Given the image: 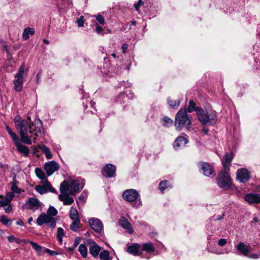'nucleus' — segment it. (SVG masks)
I'll return each instance as SVG.
<instances>
[{
    "label": "nucleus",
    "instance_id": "f257e3e1",
    "mask_svg": "<svg viewBox=\"0 0 260 260\" xmlns=\"http://www.w3.org/2000/svg\"><path fill=\"white\" fill-rule=\"evenodd\" d=\"M15 127L20 136L22 142L30 145L32 143L31 138L38 136L43 132V124L40 119H36L32 122L31 119H22L20 116L15 117L14 119Z\"/></svg>",
    "mask_w": 260,
    "mask_h": 260
},
{
    "label": "nucleus",
    "instance_id": "f03ea898",
    "mask_svg": "<svg viewBox=\"0 0 260 260\" xmlns=\"http://www.w3.org/2000/svg\"><path fill=\"white\" fill-rule=\"evenodd\" d=\"M57 210L53 206H50L47 213H42L37 219V223L41 226L46 224L48 227L54 229L56 226V219L54 217L57 214Z\"/></svg>",
    "mask_w": 260,
    "mask_h": 260
},
{
    "label": "nucleus",
    "instance_id": "7ed1b4c3",
    "mask_svg": "<svg viewBox=\"0 0 260 260\" xmlns=\"http://www.w3.org/2000/svg\"><path fill=\"white\" fill-rule=\"evenodd\" d=\"M191 119L188 116L185 109H181L177 113L174 125L178 131H181L184 127L187 129L190 128Z\"/></svg>",
    "mask_w": 260,
    "mask_h": 260
},
{
    "label": "nucleus",
    "instance_id": "20e7f679",
    "mask_svg": "<svg viewBox=\"0 0 260 260\" xmlns=\"http://www.w3.org/2000/svg\"><path fill=\"white\" fill-rule=\"evenodd\" d=\"M197 115L199 121L203 124L214 125L217 120V113L212 110L204 111L200 108L197 111Z\"/></svg>",
    "mask_w": 260,
    "mask_h": 260
},
{
    "label": "nucleus",
    "instance_id": "39448f33",
    "mask_svg": "<svg viewBox=\"0 0 260 260\" xmlns=\"http://www.w3.org/2000/svg\"><path fill=\"white\" fill-rule=\"evenodd\" d=\"M69 183L64 180L60 184V194L58 196L59 200L63 202L64 205H70L74 203L73 197L69 196Z\"/></svg>",
    "mask_w": 260,
    "mask_h": 260
},
{
    "label": "nucleus",
    "instance_id": "423d86ee",
    "mask_svg": "<svg viewBox=\"0 0 260 260\" xmlns=\"http://www.w3.org/2000/svg\"><path fill=\"white\" fill-rule=\"evenodd\" d=\"M24 70L25 64L22 63L19 67L18 72L16 74L15 76V79L13 81L14 84V88L16 91L21 92L22 90Z\"/></svg>",
    "mask_w": 260,
    "mask_h": 260
},
{
    "label": "nucleus",
    "instance_id": "0eeeda50",
    "mask_svg": "<svg viewBox=\"0 0 260 260\" xmlns=\"http://www.w3.org/2000/svg\"><path fill=\"white\" fill-rule=\"evenodd\" d=\"M231 183V179L226 170L221 171L218 175V185L221 188L226 189L230 188Z\"/></svg>",
    "mask_w": 260,
    "mask_h": 260
},
{
    "label": "nucleus",
    "instance_id": "6e6552de",
    "mask_svg": "<svg viewBox=\"0 0 260 260\" xmlns=\"http://www.w3.org/2000/svg\"><path fill=\"white\" fill-rule=\"evenodd\" d=\"M43 203L36 198H28L26 201V203L24 205L23 207H25L26 209H29L33 212L40 209L42 210Z\"/></svg>",
    "mask_w": 260,
    "mask_h": 260
},
{
    "label": "nucleus",
    "instance_id": "1a4fd4ad",
    "mask_svg": "<svg viewBox=\"0 0 260 260\" xmlns=\"http://www.w3.org/2000/svg\"><path fill=\"white\" fill-rule=\"evenodd\" d=\"M35 190L40 194H45L48 192L54 193L56 190L52 187L48 180L41 181V184L37 185L35 187Z\"/></svg>",
    "mask_w": 260,
    "mask_h": 260
},
{
    "label": "nucleus",
    "instance_id": "9d476101",
    "mask_svg": "<svg viewBox=\"0 0 260 260\" xmlns=\"http://www.w3.org/2000/svg\"><path fill=\"white\" fill-rule=\"evenodd\" d=\"M85 182L84 180L77 179L72 180L69 184V193L73 194L75 192L80 191L84 186Z\"/></svg>",
    "mask_w": 260,
    "mask_h": 260
},
{
    "label": "nucleus",
    "instance_id": "9b49d317",
    "mask_svg": "<svg viewBox=\"0 0 260 260\" xmlns=\"http://www.w3.org/2000/svg\"><path fill=\"white\" fill-rule=\"evenodd\" d=\"M139 197V193L135 189H130L125 190L122 194L123 198L126 201L133 202Z\"/></svg>",
    "mask_w": 260,
    "mask_h": 260
},
{
    "label": "nucleus",
    "instance_id": "f8f14e48",
    "mask_svg": "<svg viewBox=\"0 0 260 260\" xmlns=\"http://www.w3.org/2000/svg\"><path fill=\"white\" fill-rule=\"evenodd\" d=\"M89 224L91 228L96 233H101L103 229V225L102 221L96 218L89 219Z\"/></svg>",
    "mask_w": 260,
    "mask_h": 260
},
{
    "label": "nucleus",
    "instance_id": "ddd939ff",
    "mask_svg": "<svg viewBox=\"0 0 260 260\" xmlns=\"http://www.w3.org/2000/svg\"><path fill=\"white\" fill-rule=\"evenodd\" d=\"M250 178L249 172L246 169H239L237 172V179L240 182L245 183Z\"/></svg>",
    "mask_w": 260,
    "mask_h": 260
},
{
    "label": "nucleus",
    "instance_id": "4468645a",
    "mask_svg": "<svg viewBox=\"0 0 260 260\" xmlns=\"http://www.w3.org/2000/svg\"><path fill=\"white\" fill-rule=\"evenodd\" d=\"M44 169L47 176H50L58 170L59 165L57 162L52 160L46 162L44 165Z\"/></svg>",
    "mask_w": 260,
    "mask_h": 260
},
{
    "label": "nucleus",
    "instance_id": "2eb2a0df",
    "mask_svg": "<svg viewBox=\"0 0 260 260\" xmlns=\"http://www.w3.org/2000/svg\"><path fill=\"white\" fill-rule=\"evenodd\" d=\"M116 167L114 165L109 164H107L102 171V175L107 178H112L116 176Z\"/></svg>",
    "mask_w": 260,
    "mask_h": 260
},
{
    "label": "nucleus",
    "instance_id": "dca6fc26",
    "mask_svg": "<svg viewBox=\"0 0 260 260\" xmlns=\"http://www.w3.org/2000/svg\"><path fill=\"white\" fill-rule=\"evenodd\" d=\"M244 200L249 204H260V194L248 193L244 196Z\"/></svg>",
    "mask_w": 260,
    "mask_h": 260
},
{
    "label": "nucleus",
    "instance_id": "f3484780",
    "mask_svg": "<svg viewBox=\"0 0 260 260\" xmlns=\"http://www.w3.org/2000/svg\"><path fill=\"white\" fill-rule=\"evenodd\" d=\"M234 153L231 152L230 154L226 153L221 160L222 164L224 170H229L232 161L234 158Z\"/></svg>",
    "mask_w": 260,
    "mask_h": 260
},
{
    "label": "nucleus",
    "instance_id": "a211bd4d",
    "mask_svg": "<svg viewBox=\"0 0 260 260\" xmlns=\"http://www.w3.org/2000/svg\"><path fill=\"white\" fill-rule=\"evenodd\" d=\"M200 171L206 176H210L213 173V168L212 166L207 162H200Z\"/></svg>",
    "mask_w": 260,
    "mask_h": 260
},
{
    "label": "nucleus",
    "instance_id": "6ab92c4d",
    "mask_svg": "<svg viewBox=\"0 0 260 260\" xmlns=\"http://www.w3.org/2000/svg\"><path fill=\"white\" fill-rule=\"evenodd\" d=\"M88 243L90 245L89 247V253L94 257H96L101 250V247L91 239L88 240Z\"/></svg>",
    "mask_w": 260,
    "mask_h": 260
},
{
    "label": "nucleus",
    "instance_id": "aec40b11",
    "mask_svg": "<svg viewBox=\"0 0 260 260\" xmlns=\"http://www.w3.org/2000/svg\"><path fill=\"white\" fill-rule=\"evenodd\" d=\"M235 247L238 254H241L245 256L248 255L249 253V246L244 244V243L239 242Z\"/></svg>",
    "mask_w": 260,
    "mask_h": 260
},
{
    "label": "nucleus",
    "instance_id": "412c9836",
    "mask_svg": "<svg viewBox=\"0 0 260 260\" xmlns=\"http://www.w3.org/2000/svg\"><path fill=\"white\" fill-rule=\"evenodd\" d=\"M127 252L135 255H140L142 254L141 245L138 243H135L127 247Z\"/></svg>",
    "mask_w": 260,
    "mask_h": 260
},
{
    "label": "nucleus",
    "instance_id": "4be33fe9",
    "mask_svg": "<svg viewBox=\"0 0 260 260\" xmlns=\"http://www.w3.org/2000/svg\"><path fill=\"white\" fill-rule=\"evenodd\" d=\"M120 225L124 229L127 230L129 234H132L134 232L133 228L128 220L125 217H122L119 219Z\"/></svg>",
    "mask_w": 260,
    "mask_h": 260
},
{
    "label": "nucleus",
    "instance_id": "5701e85b",
    "mask_svg": "<svg viewBox=\"0 0 260 260\" xmlns=\"http://www.w3.org/2000/svg\"><path fill=\"white\" fill-rule=\"evenodd\" d=\"M15 145L17 146L18 151L24 154L25 156H28L29 155V149L28 147L22 145L20 143L19 139L14 142Z\"/></svg>",
    "mask_w": 260,
    "mask_h": 260
},
{
    "label": "nucleus",
    "instance_id": "b1692460",
    "mask_svg": "<svg viewBox=\"0 0 260 260\" xmlns=\"http://www.w3.org/2000/svg\"><path fill=\"white\" fill-rule=\"evenodd\" d=\"M188 143L187 140L184 137H178L174 144V148L176 150L179 147H183Z\"/></svg>",
    "mask_w": 260,
    "mask_h": 260
},
{
    "label": "nucleus",
    "instance_id": "393cba45",
    "mask_svg": "<svg viewBox=\"0 0 260 260\" xmlns=\"http://www.w3.org/2000/svg\"><path fill=\"white\" fill-rule=\"evenodd\" d=\"M141 252L142 251H146L148 253H152L155 251V248L152 243L148 242L144 243L142 247H141Z\"/></svg>",
    "mask_w": 260,
    "mask_h": 260
},
{
    "label": "nucleus",
    "instance_id": "a878e982",
    "mask_svg": "<svg viewBox=\"0 0 260 260\" xmlns=\"http://www.w3.org/2000/svg\"><path fill=\"white\" fill-rule=\"evenodd\" d=\"M35 32V29L33 28H25L22 33V38L24 40H27L29 38V35H33Z\"/></svg>",
    "mask_w": 260,
    "mask_h": 260
},
{
    "label": "nucleus",
    "instance_id": "bb28decb",
    "mask_svg": "<svg viewBox=\"0 0 260 260\" xmlns=\"http://www.w3.org/2000/svg\"><path fill=\"white\" fill-rule=\"evenodd\" d=\"M201 108L196 107V103L194 102L193 100H190L188 102V104L187 106V108L185 109L186 110V112H188L189 113L192 112L193 111H196L199 110Z\"/></svg>",
    "mask_w": 260,
    "mask_h": 260
},
{
    "label": "nucleus",
    "instance_id": "cd10ccee",
    "mask_svg": "<svg viewBox=\"0 0 260 260\" xmlns=\"http://www.w3.org/2000/svg\"><path fill=\"white\" fill-rule=\"evenodd\" d=\"M70 217L72 220H80L78 212L75 207L72 206L70 212Z\"/></svg>",
    "mask_w": 260,
    "mask_h": 260
},
{
    "label": "nucleus",
    "instance_id": "c85d7f7f",
    "mask_svg": "<svg viewBox=\"0 0 260 260\" xmlns=\"http://www.w3.org/2000/svg\"><path fill=\"white\" fill-rule=\"evenodd\" d=\"M41 151L45 154L47 159H51L52 157V154L49 149L45 145H43L40 147Z\"/></svg>",
    "mask_w": 260,
    "mask_h": 260
},
{
    "label": "nucleus",
    "instance_id": "c756f323",
    "mask_svg": "<svg viewBox=\"0 0 260 260\" xmlns=\"http://www.w3.org/2000/svg\"><path fill=\"white\" fill-rule=\"evenodd\" d=\"M35 173L38 178L41 181L48 180L46 179V175L44 171L39 168H37L35 169Z\"/></svg>",
    "mask_w": 260,
    "mask_h": 260
},
{
    "label": "nucleus",
    "instance_id": "7c9ffc66",
    "mask_svg": "<svg viewBox=\"0 0 260 260\" xmlns=\"http://www.w3.org/2000/svg\"><path fill=\"white\" fill-rule=\"evenodd\" d=\"M171 187L172 186L170 185L169 182L167 180L161 181L159 184V188L162 192L165 189Z\"/></svg>",
    "mask_w": 260,
    "mask_h": 260
},
{
    "label": "nucleus",
    "instance_id": "2f4dec72",
    "mask_svg": "<svg viewBox=\"0 0 260 260\" xmlns=\"http://www.w3.org/2000/svg\"><path fill=\"white\" fill-rule=\"evenodd\" d=\"M167 101H168V103L169 105V106H170V107H171L173 109L178 108V107L179 106L180 102H181L180 100H178L174 101L171 100L170 98H169L167 99Z\"/></svg>",
    "mask_w": 260,
    "mask_h": 260
},
{
    "label": "nucleus",
    "instance_id": "473e14b6",
    "mask_svg": "<svg viewBox=\"0 0 260 260\" xmlns=\"http://www.w3.org/2000/svg\"><path fill=\"white\" fill-rule=\"evenodd\" d=\"M65 233L64 230L62 228H58L57 229V238L60 244L62 243V238L64 236Z\"/></svg>",
    "mask_w": 260,
    "mask_h": 260
},
{
    "label": "nucleus",
    "instance_id": "72a5a7b5",
    "mask_svg": "<svg viewBox=\"0 0 260 260\" xmlns=\"http://www.w3.org/2000/svg\"><path fill=\"white\" fill-rule=\"evenodd\" d=\"M17 181L15 179H13L12 182V186L11 187V189L12 191V192L16 193H20L21 192V189L19 188L16 184H17Z\"/></svg>",
    "mask_w": 260,
    "mask_h": 260
},
{
    "label": "nucleus",
    "instance_id": "f704fd0d",
    "mask_svg": "<svg viewBox=\"0 0 260 260\" xmlns=\"http://www.w3.org/2000/svg\"><path fill=\"white\" fill-rule=\"evenodd\" d=\"M78 250L83 257L87 255V249L84 244H81L79 245Z\"/></svg>",
    "mask_w": 260,
    "mask_h": 260
},
{
    "label": "nucleus",
    "instance_id": "c9c22d12",
    "mask_svg": "<svg viewBox=\"0 0 260 260\" xmlns=\"http://www.w3.org/2000/svg\"><path fill=\"white\" fill-rule=\"evenodd\" d=\"M6 130H7V132L8 133L9 135L10 136L11 138L13 139L14 142L15 141H17L19 139V138L17 136V135L12 131V129L9 126L6 125Z\"/></svg>",
    "mask_w": 260,
    "mask_h": 260
},
{
    "label": "nucleus",
    "instance_id": "e433bc0d",
    "mask_svg": "<svg viewBox=\"0 0 260 260\" xmlns=\"http://www.w3.org/2000/svg\"><path fill=\"white\" fill-rule=\"evenodd\" d=\"M80 224V220H73V222L70 225V229L74 232H76L78 229L80 228L79 225Z\"/></svg>",
    "mask_w": 260,
    "mask_h": 260
},
{
    "label": "nucleus",
    "instance_id": "4c0bfd02",
    "mask_svg": "<svg viewBox=\"0 0 260 260\" xmlns=\"http://www.w3.org/2000/svg\"><path fill=\"white\" fill-rule=\"evenodd\" d=\"M109 252L108 250H104L100 253V258L101 260H109Z\"/></svg>",
    "mask_w": 260,
    "mask_h": 260
},
{
    "label": "nucleus",
    "instance_id": "58836bf2",
    "mask_svg": "<svg viewBox=\"0 0 260 260\" xmlns=\"http://www.w3.org/2000/svg\"><path fill=\"white\" fill-rule=\"evenodd\" d=\"M163 125L165 126H170L173 123V121L170 118L167 116H165L163 118Z\"/></svg>",
    "mask_w": 260,
    "mask_h": 260
},
{
    "label": "nucleus",
    "instance_id": "ea45409f",
    "mask_svg": "<svg viewBox=\"0 0 260 260\" xmlns=\"http://www.w3.org/2000/svg\"><path fill=\"white\" fill-rule=\"evenodd\" d=\"M0 199H2L1 200H0V207L6 206V205H8L9 204L11 203V202L5 199L4 198V196L3 195H0Z\"/></svg>",
    "mask_w": 260,
    "mask_h": 260
},
{
    "label": "nucleus",
    "instance_id": "a19ab883",
    "mask_svg": "<svg viewBox=\"0 0 260 260\" xmlns=\"http://www.w3.org/2000/svg\"><path fill=\"white\" fill-rule=\"evenodd\" d=\"M28 243H29L31 244L33 249H34L37 252H40L41 251L42 247L40 245L32 241H28Z\"/></svg>",
    "mask_w": 260,
    "mask_h": 260
},
{
    "label": "nucleus",
    "instance_id": "79ce46f5",
    "mask_svg": "<svg viewBox=\"0 0 260 260\" xmlns=\"http://www.w3.org/2000/svg\"><path fill=\"white\" fill-rule=\"evenodd\" d=\"M0 221L5 225L10 224L11 223V220L5 215L1 216Z\"/></svg>",
    "mask_w": 260,
    "mask_h": 260
},
{
    "label": "nucleus",
    "instance_id": "37998d69",
    "mask_svg": "<svg viewBox=\"0 0 260 260\" xmlns=\"http://www.w3.org/2000/svg\"><path fill=\"white\" fill-rule=\"evenodd\" d=\"M14 197L13 192H9L7 193L6 196H4V198L8 201L11 202Z\"/></svg>",
    "mask_w": 260,
    "mask_h": 260
},
{
    "label": "nucleus",
    "instance_id": "c03bdc74",
    "mask_svg": "<svg viewBox=\"0 0 260 260\" xmlns=\"http://www.w3.org/2000/svg\"><path fill=\"white\" fill-rule=\"evenodd\" d=\"M95 17L96 20L99 22L100 24L104 25L105 24V20L104 17L100 14L94 16Z\"/></svg>",
    "mask_w": 260,
    "mask_h": 260
},
{
    "label": "nucleus",
    "instance_id": "a18cd8bd",
    "mask_svg": "<svg viewBox=\"0 0 260 260\" xmlns=\"http://www.w3.org/2000/svg\"><path fill=\"white\" fill-rule=\"evenodd\" d=\"M3 208L6 213H10L12 211V206L11 203L8 205L3 207Z\"/></svg>",
    "mask_w": 260,
    "mask_h": 260
},
{
    "label": "nucleus",
    "instance_id": "49530a36",
    "mask_svg": "<svg viewBox=\"0 0 260 260\" xmlns=\"http://www.w3.org/2000/svg\"><path fill=\"white\" fill-rule=\"evenodd\" d=\"M95 31L98 34H103V31H104L103 28L99 26L97 23H95Z\"/></svg>",
    "mask_w": 260,
    "mask_h": 260
},
{
    "label": "nucleus",
    "instance_id": "de8ad7c7",
    "mask_svg": "<svg viewBox=\"0 0 260 260\" xmlns=\"http://www.w3.org/2000/svg\"><path fill=\"white\" fill-rule=\"evenodd\" d=\"M44 251L45 252L47 253L49 255H52V256L56 255L58 254L57 252L50 250L48 248H45L44 250Z\"/></svg>",
    "mask_w": 260,
    "mask_h": 260
},
{
    "label": "nucleus",
    "instance_id": "09e8293b",
    "mask_svg": "<svg viewBox=\"0 0 260 260\" xmlns=\"http://www.w3.org/2000/svg\"><path fill=\"white\" fill-rule=\"evenodd\" d=\"M250 258L257 259L259 257V254L257 253H248V256H246Z\"/></svg>",
    "mask_w": 260,
    "mask_h": 260
},
{
    "label": "nucleus",
    "instance_id": "8fccbe9b",
    "mask_svg": "<svg viewBox=\"0 0 260 260\" xmlns=\"http://www.w3.org/2000/svg\"><path fill=\"white\" fill-rule=\"evenodd\" d=\"M142 205L141 201L139 200H136L133 204V206L135 208H139Z\"/></svg>",
    "mask_w": 260,
    "mask_h": 260
},
{
    "label": "nucleus",
    "instance_id": "3c124183",
    "mask_svg": "<svg viewBox=\"0 0 260 260\" xmlns=\"http://www.w3.org/2000/svg\"><path fill=\"white\" fill-rule=\"evenodd\" d=\"M227 240L225 239H220L218 242V244L220 246H223L226 244Z\"/></svg>",
    "mask_w": 260,
    "mask_h": 260
},
{
    "label": "nucleus",
    "instance_id": "603ef678",
    "mask_svg": "<svg viewBox=\"0 0 260 260\" xmlns=\"http://www.w3.org/2000/svg\"><path fill=\"white\" fill-rule=\"evenodd\" d=\"M83 17L81 16L80 19L77 20V23L79 27H82L83 26Z\"/></svg>",
    "mask_w": 260,
    "mask_h": 260
},
{
    "label": "nucleus",
    "instance_id": "864d4df0",
    "mask_svg": "<svg viewBox=\"0 0 260 260\" xmlns=\"http://www.w3.org/2000/svg\"><path fill=\"white\" fill-rule=\"evenodd\" d=\"M15 242L18 244H21V243L25 244V243H28V241H26L25 240H21V239H16V238H15Z\"/></svg>",
    "mask_w": 260,
    "mask_h": 260
},
{
    "label": "nucleus",
    "instance_id": "5fc2aeb1",
    "mask_svg": "<svg viewBox=\"0 0 260 260\" xmlns=\"http://www.w3.org/2000/svg\"><path fill=\"white\" fill-rule=\"evenodd\" d=\"M80 241H81V238L80 237H76L74 240V246L75 247H77L80 243Z\"/></svg>",
    "mask_w": 260,
    "mask_h": 260
},
{
    "label": "nucleus",
    "instance_id": "6e6d98bb",
    "mask_svg": "<svg viewBox=\"0 0 260 260\" xmlns=\"http://www.w3.org/2000/svg\"><path fill=\"white\" fill-rule=\"evenodd\" d=\"M143 4V0H139L138 3L137 4L135 5V7L136 10L138 11L139 7Z\"/></svg>",
    "mask_w": 260,
    "mask_h": 260
},
{
    "label": "nucleus",
    "instance_id": "4d7b16f0",
    "mask_svg": "<svg viewBox=\"0 0 260 260\" xmlns=\"http://www.w3.org/2000/svg\"><path fill=\"white\" fill-rule=\"evenodd\" d=\"M41 75V71H40L36 76V82L37 84L40 83V79Z\"/></svg>",
    "mask_w": 260,
    "mask_h": 260
},
{
    "label": "nucleus",
    "instance_id": "13d9d810",
    "mask_svg": "<svg viewBox=\"0 0 260 260\" xmlns=\"http://www.w3.org/2000/svg\"><path fill=\"white\" fill-rule=\"evenodd\" d=\"M127 48V44H123L122 45V47H121V49L122 50V52L123 53H125L126 49Z\"/></svg>",
    "mask_w": 260,
    "mask_h": 260
},
{
    "label": "nucleus",
    "instance_id": "bf43d9fd",
    "mask_svg": "<svg viewBox=\"0 0 260 260\" xmlns=\"http://www.w3.org/2000/svg\"><path fill=\"white\" fill-rule=\"evenodd\" d=\"M8 239L10 242H15V238L14 236H10L8 237Z\"/></svg>",
    "mask_w": 260,
    "mask_h": 260
},
{
    "label": "nucleus",
    "instance_id": "052dcab7",
    "mask_svg": "<svg viewBox=\"0 0 260 260\" xmlns=\"http://www.w3.org/2000/svg\"><path fill=\"white\" fill-rule=\"evenodd\" d=\"M17 225H20V226H23L24 223L22 220H19L16 222Z\"/></svg>",
    "mask_w": 260,
    "mask_h": 260
},
{
    "label": "nucleus",
    "instance_id": "680f3d73",
    "mask_svg": "<svg viewBox=\"0 0 260 260\" xmlns=\"http://www.w3.org/2000/svg\"><path fill=\"white\" fill-rule=\"evenodd\" d=\"M202 132L204 133L205 134H207L208 132H209V130L208 128H203L202 130Z\"/></svg>",
    "mask_w": 260,
    "mask_h": 260
},
{
    "label": "nucleus",
    "instance_id": "e2e57ef3",
    "mask_svg": "<svg viewBox=\"0 0 260 260\" xmlns=\"http://www.w3.org/2000/svg\"><path fill=\"white\" fill-rule=\"evenodd\" d=\"M224 216V214H222V215L221 216H219L218 217H217V218L216 219V220H221V219L223 218V216Z\"/></svg>",
    "mask_w": 260,
    "mask_h": 260
},
{
    "label": "nucleus",
    "instance_id": "0e129e2a",
    "mask_svg": "<svg viewBox=\"0 0 260 260\" xmlns=\"http://www.w3.org/2000/svg\"><path fill=\"white\" fill-rule=\"evenodd\" d=\"M33 220V218L32 217H30V218H29L28 219V223L29 224H31V221H32Z\"/></svg>",
    "mask_w": 260,
    "mask_h": 260
},
{
    "label": "nucleus",
    "instance_id": "69168bd1",
    "mask_svg": "<svg viewBox=\"0 0 260 260\" xmlns=\"http://www.w3.org/2000/svg\"><path fill=\"white\" fill-rule=\"evenodd\" d=\"M136 21L135 20H133L132 22H131V24L133 25H135L136 24Z\"/></svg>",
    "mask_w": 260,
    "mask_h": 260
},
{
    "label": "nucleus",
    "instance_id": "338daca9",
    "mask_svg": "<svg viewBox=\"0 0 260 260\" xmlns=\"http://www.w3.org/2000/svg\"><path fill=\"white\" fill-rule=\"evenodd\" d=\"M43 42H44V43H45L46 44H49V41L47 40L44 39L43 40Z\"/></svg>",
    "mask_w": 260,
    "mask_h": 260
},
{
    "label": "nucleus",
    "instance_id": "774afa93",
    "mask_svg": "<svg viewBox=\"0 0 260 260\" xmlns=\"http://www.w3.org/2000/svg\"><path fill=\"white\" fill-rule=\"evenodd\" d=\"M90 103L91 107H93L94 105H95V103L91 101L90 102Z\"/></svg>",
    "mask_w": 260,
    "mask_h": 260
}]
</instances>
